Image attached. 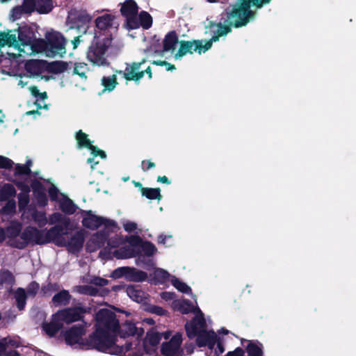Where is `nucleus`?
I'll return each mask as SVG.
<instances>
[{
	"mask_svg": "<svg viewBox=\"0 0 356 356\" xmlns=\"http://www.w3.org/2000/svg\"><path fill=\"white\" fill-rule=\"evenodd\" d=\"M115 341V334L105 330L103 327H95V330L84 341L85 349H95L106 353L114 347Z\"/></svg>",
	"mask_w": 356,
	"mask_h": 356,
	"instance_id": "nucleus-1",
	"label": "nucleus"
},
{
	"mask_svg": "<svg viewBox=\"0 0 356 356\" xmlns=\"http://www.w3.org/2000/svg\"><path fill=\"white\" fill-rule=\"evenodd\" d=\"M109 37L110 35H107V37L104 38L99 35L94 36L87 51V58L93 65L98 67L110 65V62L105 56L108 49L112 44Z\"/></svg>",
	"mask_w": 356,
	"mask_h": 356,
	"instance_id": "nucleus-2",
	"label": "nucleus"
},
{
	"mask_svg": "<svg viewBox=\"0 0 356 356\" xmlns=\"http://www.w3.org/2000/svg\"><path fill=\"white\" fill-rule=\"evenodd\" d=\"M251 6L246 0H238L230 11L227 12V18L234 28L246 26L255 15V12L250 9Z\"/></svg>",
	"mask_w": 356,
	"mask_h": 356,
	"instance_id": "nucleus-3",
	"label": "nucleus"
},
{
	"mask_svg": "<svg viewBox=\"0 0 356 356\" xmlns=\"http://www.w3.org/2000/svg\"><path fill=\"white\" fill-rule=\"evenodd\" d=\"M96 324L95 327H101L105 330L115 335L120 328V323L116 314L110 309H101L96 314Z\"/></svg>",
	"mask_w": 356,
	"mask_h": 356,
	"instance_id": "nucleus-4",
	"label": "nucleus"
},
{
	"mask_svg": "<svg viewBox=\"0 0 356 356\" xmlns=\"http://www.w3.org/2000/svg\"><path fill=\"white\" fill-rule=\"evenodd\" d=\"M145 63V59H143L140 62H133L131 64H127L124 71L117 70L118 74H122L123 77L128 81H134L136 83L144 76L146 73L149 79L152 78V69L148 66L145 70L139 71L141 65Z\"/></svg>",
	"mask_w": 356,
	"mask_h": 356,
	"instance_id": "nucleus-5",
	"label": "nucleus"
},
{
	"mask_svg": "<svg viewBox=\"0 0 356 356\" xmlns=\"http://www.w3.org/2000/svg\"><path fill=\"white\" fill-rule=\"evenodd\" d=\"M23 241H15L13 246L18 249L25 248L29 243L42 245V229L33 226L26 227L20 234Z\"/></svg>",
	"mask_w": 356,
	"mask_h": 356,
	"instance_id": "nucleus-6",
	"label": "nucleus"
},
{
	"mask_svg": "<svg viewBox=\"0 0 356 356\" xmlns=\"http://www.w3.org/2000/svg\"><path fill=\"white\" fill-rule=\"evenodd\" d=\"M48 45V56L60 55L63 56L66 53V40L60 33L54 31L46 35Z\"/></svg>",
	"mask_w": 356,
	"mask_h": 356,
	"instance_id": "nucleus-7",
	"label": "nucleus"
},
{
	"mask_svg": "<svg viewBox=\"0 0 356 356\" xmlns=\"http://www.w3.org/2000/svg\"><path fill=\"white\" fill-rule=\"evenodd\" d=\"M85 313H86V309L78 306L60 309L53 314V316L60 320L61 323H71L81 320Z\"/></svg>",
	"mask_w": 356,
	"mask_h": 356,
	"instance_id": "nucleus-8",
	"label": "nucleus"
},
{
	"mask_svg": "<svg viewBox=\"0 0 356 356\" xmlns=\"http://www.w3.org/2000/svg\"><path fill=\"white\" fill-rule=\"evenodd\" d=\"M86 334V328L83 325H75L65 331L63 336L65 343L70 346L78 344L81 348L85 349V340L83 336Z\"/></svg>",
	"mask_w": 356,
	"mask_h": 356,
	"instance_id": "nucleus-9",
	"label": "nucleus"
},
{
	"mask_svg": "<svg viewBox=\"0 0 356 356\" xmlns=\"http://www.w3.org/2000/svg\"><path fill=\"white\" fill-rule=\"evenodd\" d=\"M115 17L111 14H104L95 19V36H100L102 38L110 35L111 41L113 40L112 33L109 30L113 26V22Z\"/></svg>",
	"mask_w": 356,
	"mask_h": 356,
	"instance_id": "nucleus-10",
	"label": "nucleus"
},
{
	"mask_svg": "<svg viewBox=\"0 0 356 356\" xmlns=\"http://www.w3.org/2000/svg\"><path fill=\"white\" fill-rule=\"evenodd\" d=\"M67 228L63 227L60 225H56L46 232L42 229V245L52 242L59 247H63L65 239L63 236L66 234L65 229Z\"/></svg>",
	"mask_w": 356,
	"mask_h": 356,
	"instance_id": "nucleus-11",
	"label": "nucleus"
},
{
	"mask_svg": "<svg viewBox=\"0 0 356 356\" xmlns=\"http://www.w3.org/2000/svg\"><path fill=\"white\" fill-rule=\"evenodd\" d=\"M92 17L86 10H71L68 14L67 22L72 26L80 28L88 26L92 21Z\"/></svg>",
	"mask_w": 356,
	"mask_h": 356,
	"instance_id": "nucleus-12",
	"label": "nucleus"
},
{
	"mask_svg": "<svg viewBox=\"0 0 356 356\" xmlns=\"http://www.w3.org/2000/svg\"><path fill=\"white\" fill-rule=\"evenodd\" d=\"M196 312H198L200 315H196L190 323H186L185 325L186 334L189 339L194 338L199 331L204 330L206 327V321L202 312L198 307H197Z\"/></svg>",
	"mask_w": 356,
	"mask_h": 356,
	"instance_id": "nucleus-13",
	"label": "nucleus"
},
{
	"mask_svg": "<svg viewBox=\"0 0 356 356\" xmlns=\"http://www.w3.org/2000/svg\"><path fill=\"white\" fill-rule=\"evenodd\" d=\"M196 344L198 347L202 348L207 346L209 349L212 350L218 339L217 334L213 330L207 331L201 330L195 336Z\"/></svg>",
	"mask_w": 356,
	"mask_h": 356,
	"instance_id": "nucleus-14",
	"label": "nucleus"
},
{
	"mask_svg": "<svg viewBox=\"0 0 356 356\" xmlns=\"http://www.w3.org/2000/svg\"><path fill=\"white\" fill-rule=\"evenodd\" d=\"M85 241V233L83 230L76 232L70 238L69 241H65V245L69 252L76 254L83 248Z\"/></svg>",
	"mask_w": 356,
	"mask_h": 356,
	"instance_id": "nucleus-15",
	"label": "nucleus"
},
{
	"mask_svg": "<svg viewBox=\"0 0 356 356\" xmlns=\"http://www.w3.org/2000/svg\"><path fill=\"white\" fill-rule=\"evenodd\" d=\"M144 332L145 331L142 327H138L134 323L129 321H126L121 325H120V328L117 331L120 337L124 339L131 336H136L138 339L143 335Z\"/></svg>",
	"mask_w": 356,
	"mask_h": 356,
	"instance_id": "nucleus-16",
	"label": "nucleus"
},
{
	"mask_svg": "<svg viewBox=\"0 0 356 356\" xmlns=\"http://www.w3.org/2000/svg\"><path fill=\"white\" fill-rule=\"evenodd\" d=\"M83 216L82 225L90 230H96L101 226L104 221V218L92 213V211H81Z\"/></svg>",
	"mask_w": 356,
	"mask_h": 356,
	"instance_id": "nucleus-17",
	"label": "nucleus"
},
{
	"mask_svg": "<svg viewBox=\"0 0 356 356\" xmlns=\"http://www.w3.org/2000/svg\"><path fill=\"white\" fill-rule=\"evenodd\" d=\"M198 42H201V40H181L179 42V48L175 54V58H181L187 54H192L193 52H197L199 54H201L203 52V49L200 48L201 49H197L196 46H197Z\"/></svg>",
	"mask_w": 356,
	"mask_h": 356,
	"instance_id": "nucleus-18",
	"label": "nucleus"
},
{
	"mask_svg": "<svg viewBox=\"0 0 356 356\" xmlns=\"http://www.w3.org/2000/svg\"><path fill=\"white\" fill-rule=\"evenodd\" d=\"M108 233L105 231H99L94 234L87 243V249L89 252H95L102 248L108 238Z\"/></svg>",
	"mask_w": 356,
	"mask_h": 356,
	"instance_id": "nucleus-19",
	"label": "nucleus"
},
{
	"mask_svg": "<svg viewBox=\"0 0 356 356\" xmlns=\"http://www.w3.org/2000/svg\"><path fill=\"white\" fill-rule=\"evenodd\" d=\"M19 44L22 46H29L36 37L33 28L29 26H19L17 30Z\"/></svg>",
	"mask_w": 356,
	"mask_h": 356,
	"instance_id": "nucleus-20",
	"label": "nucleus"
},
{
	"mask_svg": "<svg viewBox=\"0 0 356 356\" xmlns=\"http://www.w3.org/2000/svg\"><path fill=\"white\" fill-rule=\"evenodd\" d=\"M130 243L132 245L138 246L147 257H152L157 252V248L152 242L143 241L138 236H133Z\"/></svg>",
	"mask_w": 356,
	"mask_h": 356,
	"instance_id": "nucleus-21",
	"label": "nucleus"
},
{
	"mask_svg": "<svg viewBox=\"0 0 356 356\" xmlns=\"http://www.w3.org/2000/svg\"><path fill=\"white\" fill-rule=\"evenodd\" d=\"M126 292L134 301L138 303H146L147 294L141 290L140 286L127 285L126 286Z\"/></svg>",
	"mask_w": 356,
	"mask_h": 356,
	"instance_id": "nucleus-22",
	"label": "nucleus"
},
{
	"mask_svg": "<svg viewBox=\"0 0 356 356\" xmlns=\"http://www.w3.org/2000/svg\"><path fill=\"white\" fill-rule=\"evenodd\" d=\"M61 197L58 200L59 209L65 214V215H72L74 214L78 207L75 203L65 194L60 193Z\"/></svg>",
	"mask_w": 356,
	"mask_h": 356,
	"instance_id": "nucleus-23",
	"label": "nucleus"
},
{
	"mask_svg": "<svg viewBox=\"0 0 356 356\" xmlns=\"http://www.w3.org/2000/svg\"><path fill=\"white\" fill-rule=\"evenodd\" d=\"M16 283V279L13 273L8 269H0V286H6L8 293L13 292V287Z\"/></svg>",
	"mask_w": 356,
	"mask_h": 356,
	"instance_id": "nucleus-24",
	"label": "nucleus"
},
{
	"mask_svg": "<svg viewBox=\"0 0 356 356\" xmlns=\"http://www.w3.org/2000/svg\"><path fill=\"white\" fill-rule=\"evenodd\" d=\"M179 42L178 35L175 31L168 32L163 41V51H173Z\"/></svg>",
	"mask_w": 356,
	"mask_h": 356,
	"instance_id": "nucleus-25",
	"label": "nucleus"
},
{
	"mask_svg": "<svg viewBox=\"0 0 356 356\" xmlns=\"http://www.w3.org/2000/svg\"><path fill=\"white\" fill-rule=\"evenodd\" d=\"M14 299L15 300V305L19 311H22L25 309L26 305V300L28 296L26 290L22 287H18L15 290L13 289Z\"/></svg>",
	"mask_w": 356,
	"mask_h": 356,
	"instance_id": "nucleus-26",
	"label": "nucleus"
},
{
	"mask_svg": "<svg viewBox=\"0 0 356 356\" xmlns=\"http://www.w3.org/2000/svg\"><path fill=\"white\" fill-rule=\"evenodd\" d=\"M162 335L161 333L155 331L153 328L147 332L146 337L143 341V349L144 352L148 353L147 349V343L152 346H156L161 340Z\"/></svg>",
	"mask_w": 356,
	"mask_h": 356,
	"instance_id": "nucleus-27",
	"label": "nucleus"
},
{
	"mask_svg": "<svg viewBox=\"0 0 356 356\" xmlns=\"http://www.w3.org/2000/svg\"><path fill=\"white\" fill-rule=\"evenodd\" d=\"M133 343L131 342H126L124 345L119 346L115 343L113 349H115V353L117 354H122L128 353L127 356H143L144 354L143 349L139 348L138 350H132Z\"/></svg>",
	"mask_w": 356,
	"mask_h": 356,
	"instance_id": "nucleus-28",
	"label": "nucleus"
},
{
	"mask_svg": "<svg viewBox=\"0 0 356 356\" xmlns=\"http://www.w3.org/2000/svg\"><path fill=\"white\" fill-rule=\"evenodd\" d=\"M13 31H8V33L0 31V48L4 46L13 47L16 46L18 43V38L16 36V33H10ZM16 32V30L13 31Z\"/></svg>",
	"mask_w": 356,
	"mask_h": 356,
	"instance_id": "nucleus-29",
	"label": "nucleus"
},
{
	"mask_svg": "<svg viewBox=\"0 0 356 356\" xmlns=\"http://www.w3.org/2000/svg\"><path fill=\"white\" fill-rule=\"evenodd\" d=\"M47 223L54 225H60L63 227H68L70 225V219L60 212H54L49 216Z\"/></svg>",
	"mask_w": 356,
	"mask_h": 356,
	"instance_id": "nucleus-30",
	"label": "nucleus"
},
{
	"mask_svg": "<svg viewBox=\"0 0 356 356\" xmlns=\"http://www.w3.org/2000/svg\"><path fill=\"white\" fill-rule=\"evenodd\" d=\"M147 278V274L145 271L136 269L134 267H127L126 279L131 282H143Z\"/></svg>",
	"mask_w": 356,
	"mask_h": 356,
	"instance_id": "nucleus-31",
	"label": "nucleus"
},
{
	"mask_svg": "<svg viewBox=\"0 0 356 356\" xmlns=\"http://www.w3.org/2000/svg\"><path fill=\"white\" fill-rule=\"evenodd\" d=\"M138 6L134 0H126L120 8V13L124 17L137 15Z\"/></svg>",
	"mask_w": 356,
	"mask_h": 356,
	"instance_id": "nucleus-32",
	"label": "nucleus"
},
{
	"mask_svg": "<svg viewBox=\"0 0 356 356\" xmlns=\"http://www.w3.org/2000/svg\"><path fill=\"white\" fill-rule=\"evenodd\" d=\"M71 298L72 296L69 291L63 289L56 293L53 296L51 301L56 307L65 306L70 303Z\"/></svg>",
	"mask_w": 356,
	"mask_h": 356,
	"instance_id": "nucleus-33",
	"label": "nucleus"
},
{
	"mask_svg": "<svg viewBox=\"0 0 356 356\" xmlns=\"http://www.w3.org/2000/svg\"><path fill=\"white\" fill-rule=\"evenodd\" d=\"M63 326V323H61L60 320L56 319L55 316H52L51 321L45 324L43 326V329L49 336L54 337L58 332Z\"/></svg>",
	"mask_w": 356,
	"mask_h": 356,
	"instance_id": "nucleus-34",
	"label": "nucleus"
},
{
	"mask_svg": "<svg viewBox=\"0 0 356 356\" xmlns=\"http://www.w3.org/2000/svg\"><path fill=\"white\" fill-rule=\"evenodd\" d=\"M68 63L63 60H56L48 63L47 70L52 74H58L64 72L68 68Z\"/></svg>",
	"mask_w": 356,
	"mask_h": 356,
	"instance_id": "nucleus-35",
	"label": "nucleus"
},
{
	"mask_svg": "<svg viewBox=\"0 0 356 356\" xmlns=\"http://www.w3.org/2000/svg\"><path fill=\"white\" fill-rule=\"evenodd\" d=\"M182 350L170 344L169 342H163L161 347V353L164 356H182Z\"/></svg>",
	"mask_w": 356,
	"mask_h": 356,
	"instance_id": "nucleus-36",
	"label": "nucleus"
},
{
	"mask_svg": "<svg viewBox=\"0 0 356 356\" xmlns=\"http://www.w3.org/2000/svg\"><path fill=\"white\" fill-rule=\"evenodd\" d=\"M170 276L168 271L162 268H156L153 272L152 282L155 284H164L168 281Z\"/></svg>",
	"mask_w": 356,
	"mask_h": 356,
	"instance_id": "nucleus-37",
	"label": "nucleus"
},
{
	"mask_svg": "<svg viewBox=\"0 0 356 356\" xmlns=\"http://www.w3.org/2000/svg\"><path fill=\"white\" fill-rule=\"evenodd\" d=\"M54 7L53 0H36V12L39 14H48Z\"/></svg>",
	"mask_w": 356,
	"mask_h": 356,
	"instance_id": "nucleus-38",
	"label": "nucleus"
},
{
	"mask_svg": "<svg viewBox=\"0 0 356 356\" xmlns=\"http://www.w3.org/2000/svg\"><path fill=\"white\" fill-rule=\"evenodd\" d=\"M175 307L177 308L183 314H188L191 312H196L197 307L195 308L193 303L189 300H183L175 304Z\"/></svg>",
	"mask_w": 356,
	"mask_h": 356,
	"instance_id": "nucleus-39",
	"label": "nucleus"
},
{
	"mask_svg": "<svg viewBox=\"0 0 356 356\" xmlns=\"http://www.w3.org/2000/svg\"><path fill=\"white\" fill-rule=\"evenodd\" d=\"M102 85L104 86L103 92L113 91L118 84L115 74L108 76H103L101 79Z\"/></svg>",
	"mask_w": 356,
	"mask_h": 356,
	"instance_id": "nucleus-40",
	"label": "nucleus"
},
{
	"mask_svg": "<svg viewBox=\"0 0 356 356\" xmlns=\"http://www.w3.org/2000/svg\"><path fill=\"white\" fill-rule=\"evenodd\" d=\"M141 195L142 196H144L151 200H161L162 198V195H161V189L159 188L145 187V188H142Z\"/></svg>",
	"mask_w": 356,
	"mask_h": 356,
	"instance_id": "nucleus-41",
	"label": "nucleus"
},
{
	"mask_svg": "<svg viewBox=\"0 0 356 356\" xmlns=\"http://www.w3.org/2000/svg\"><path fill=\"white\" fill-rule=\"evenodd\" d=\"M15 188L11 184H5L0 190L1 200H8V199L15 196Z\"/></svg>",
	"mask_w": 356,
	"mask_h": 356,
	"instance_id": "nucleus-42",
	"label": "nucleus"
},
{
	"mask_svg": "<svg viewBox=\"0 0 356 356\" xmlns=\"http://www.w3.org/2000/svg\"><path fill=\"white\" fill-rule=\"evenodd\" d=\"M75 137L79 148H90V145H92V142L88 138V135L82 130H79L76 133Z\"/></svg>",
	"mask_w": 356,
	"mask_h": 356,
	"instance_id": "nucleus-43",
	"label": "nucleus"
},
{
	"mask_svg": "<svg viewBox=\"0 0 356 356\" xmlns=\"http://www.w3.org/2000/svg\"><path fill=\"white\" fill-rule=\"evenodd\" d=\"M60 286L57 283L48 282L42 284L40 288V295L42 297L50 296L53 292L58 291Z\"/></svg>",
	"mask_w": 356,
	"mask_h": 356,
	"instance_id": "nucleus-44",
	"label": "nucleus"
},
{
	"mask_svg": "<svg viewBox=\"0 0 356 356\" xmlns=\"http://www.w3.org/2000/svg\"><path fill=\"white\" fill-rule=\"evenodd\" d=\"M140 26L144 29H149L153 22V19L149 13L146 11H141L138 15Z\"/></svg>",
	"mask_w": 356,
	"mask_h": 356,
	"instance_id": "nucleus-45",
	"label": "nucleus"
},
{
	"mask_svg": "<svg viewBox=\"0 0 356 356\" xmlns=\"http://www.w3.org/2000/svg\"><path fill=\"white\" fill-rule=\"evenodd\" d=\"M47 39H38L36 37L33 41L32 44H30L33 49L38 51L45 52L48 56V45H47Z\"/></svg>",
	"mask_w": 356,
	"mask_h": 356,
	"instance_id": "nucleus-46",
	"label": "nucleus"
},
{
	"mask_svg": "<svg viewBox=\"0 0 356 356\" xmlns=\"http://www.w3.org/2000/svg\"><path fill=\"white\" fill-rule=\"evenodd\" d=\"M260 346L254 342L250 341L246 347L248 356H263L262 344Z\"/></svg>",
	"mask_w": 356,
	"mask_h": 356,
	"instance_id": "nucleus-47",
	"label": "nucleus"
},
{
	"mask_svg": "<svg viewBox=\"0 0 356 356\" xmlns=\"http://www.w3.org/2000/svg\"><path fill=\"white\" fill-rule=\"evenodd\" d=\"M171 283L174 287H175L181 293L186 294L191 293V287L175 276L172 277Z\"/></svg>",
	"mask_w": 356,
	"mask_h": 356,
	"instance_id": "nucleus-48",
	"label": "nucleus"
},
{
	"mask_svg": "<svg viewBox=\"0 0 356 356\" xmlns=\"http://www.w3.org/2000/svg\"><path fill=\"white\" fill-rule=\"evenodd\" d=\"M32 218L40 227H44L47 223V218L44 211H35L32 213Z\"/></svg>",
	"mask_w": 356,
	"mask_h": 356,
	"instance_id": "nucleus-49",
	"label": "nucleus"
},
{
	"mask_svg": "<svg viewBox=\"0 0 356 356\" xmlns=\"http://www.w3.org/2000/svg\"><path fill=\"white\" fill-rule=\"evenodd\" d=\"M40 288V286L39 283H38L36 281H32L27 285V287L25 290L29 297L34 298L37 296Z\"/></svg>",
	"mask_w": 356,
	"mask_h": 356,
	"instance_id": "nucleus-50",
	"label": "nucleus"
},
{
	"mask_svg": "<svg viewBox=\"0 0 356 356\" xmlns=\"http://www.w3.org/2000/svg\"><path fill=\"white\" fill-rule=\"evenodd\" d=\"M220 37H221L220 33L216 32V34L213 35L209 40H207L204 44H202V40L201 42H198L197 46H196L197 49H201L200 48H202L203 53H204L211 47L213 42L218 41Z\"/></svg>",
	"mask_w": 356,
	"mask_h": 356,
	"instance_id": "nucleus-51",
	"label": "nucleus"
},
{
	"mask_svg": "<svg viewBox=\"0 0 356 356\" xmlns=\"http://www.w3.org/2000/svg\"><path fill=\"white\" fill-rule=\"evenodd\" d=\"M40 60H31L26 63L25 68L28 72L38 74L40 70Z\"/></svg>",
	"mask_w": 356,
	"mask_h": 356,
	"instance_id": "nucleus-52",
	"label": "nucleus"
},
{
	"mask_svg": "<svg viewBox=\"0 0 356 356\" xmlns=\"http://www.w3.org/2000/svg\"><path fill=\"white\" fill-rule=\"evenodd\" d=\"M224 24H225L218 23L217 24L218 28L217 33H219L221 36L226 35L229 33L232 32V26H233L230 24V21L227 18L225 20Z\"/></svg>",
	"mask_w": 356,
	"mask_h": 356,
	"instance_id": "nucleus-53",
	"label": "nucleus"
},
{
	"mask_svg": "<svg viewBox=\"0 0 356 356\" xmlns=\"http://www.w3.org/2000/svg\"><path fill=\"white\" fill-rule=\"evenodd\" d=\"M22 8L25 13L36 11V0H23Z\"/></svg>",
	"mask_w": 356,
	"mask_h": 356,
	"instance_id": "nucleus-54",
	"label": "nucleus"
},
{
	"mask_svg": "<svg viewBox=\"0 0 356 356\" xmlns=\"http://www.w3.org/2000/svg\"><path fill=\"white\" fill-rule=\"evenodd\" d=\"M87 69V64L85 63H76L74 64L73 74H77L81 78L84 77L86 79V72Z\"/></svg>",
	"mask_w": 356,
	"mask_h": 356,
	"instance_id": "nucleus-55",
	"label": "nucleus"
},
{
	"mask_svg": "<svg viewBox=\"0 0 356 356\" xmlns=\"http://www.w3.org/2000/svg\"><path fill=\"white\" fill-rule=\"evenodd\" d=\"M102 225L104 226V228L102 231H105L106 233H108V236L110 232H113L114 229L116 228L117 223L113 220L106 219L104 218V221L102 223Z\"/></svg>",
	"mask_w": 356,
	"mask_h": 356,
	"instance_id": "nucleus-56",
	"label": "nucleus"
},
{
	"mask_svg": "<svg viewBox=\"0 0 356 356\" xmlns=\"http://www.w3.org/2000/svg\"><path fill=\"white\" fill-rule=\"evenodd\" d=\"M31 172V169L26 168L24 165L19 163L15 165V176L29 175Z\"/></svg>",
	"mask_w": 356,
	"mask_h": 356,
	"instance_id": "nucleus-57",
	"label": "nucleus"
},
{
	"mask_svg": "<svg viewBox=\"0 0 356 356\" xmlns=\"http://www.w3.org/2000/svg\"><path fill=\"white\" fill-rule=\"evenodd\" d=\"M128 266L119 267L115 269L111 275V277L113 279H118L122 277H127V271Z\"/></svg>",
	"mask_w": 356,
	"mask_h": 356,
	"instance_id": "nucleus-58",
	"label": "nucleus"
},
{
	"mask_svg": "<svg viewBox=\"0 0 356 356\" xmlns=\"http://www.w3.org/2000/svg\"><path fill=\"white\" fill-rule=\"evenodd\" d=\"M126 19H127V26H128L129 29H136L139 28L140 23H139V19L137 17V15H134V16L131 15V16L126 17Z\"/></svg>",
	"mask_w": 356,
	"mask_h": 356,
	"instance_id": "nucleus-59",
	"label": "nucleus"
},
{
	"mask_svg": "<svg viewBox=\"0 0 356 356\" xmlns=\"http://www.w3.org/2000/svg\"><path fill=\"white\" fill-rule=\"evenodd\" d=\"M48 194L51 202H58L60 200V198H58L59 191L54 184L49 188Z\"/></svg>",
	"mask_w": 356,
	"mask_h": 356,
	"instance_id": "nucleus-60",
	"label": "nucleus"
},
{
	"mask_svg": "<svg viewBox=\"0 0 356 356\" xmlns=\"http://www.w3.org/2000/svg\"><path fill=\"white\" fill-rule=\"evenodd\" d=\"M31 187L35 195L45 191V188L44 187V185L38 180L33 179L31 181Z\"/></svg>",
	"mask_w": 356,
	"mask_h": 356,
	"instance_id": "nucleus-61",
	"label": "nucleus"
},
{
	"mask_svg": "<svg viewBox=\"0 0 356 356\" xmlns=\"http://www.w3.org/2000/svg\"><path fill=\"white\" fill-rule=\"evenodd\" d=\"M14 165V162L3 156H0V168L2 169H11Z\"/></svg>",
	"mask_w": 356,
	"mask_h": 356,
	"instance_id": "nucleus-62",
	"label": "nucleus"
},
{
	"mask_svg": "<svg viewBox=\"0 0 356 356\" xmlns=\"http://www.w3.org/2000/svg\"><path fill=\"white\" fill-rule=\"evenodd\" d=\"M38 204L40 207H45L48 204V198L45 193V191L40 192L35 195Z\"/></svg>",
	"mask_w": 356,
	"mask_h": 356,
	"instance_id": "nucleus-63",
	"label": "nucleus"
},
{
	"mask_svg": "<svg viewBox=\"0 0 356 356\" xmlns=\"http://www.w3.org/2000/svg\"><path fill=\"white\" fill-rule=\"evenodd\" d=\"M8 236L10 238H15L21 234V226L15 225L8 227Z\"/></svg>",
	"mask_w": 356,
	"mask_h": 356,
	"instance_id": "nucleus-64",
	"label": "nucleus"
}]
</instances>
